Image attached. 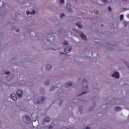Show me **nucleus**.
Wrapping results in <instances>:
<instances>
[{"instance_id": "obj_8", "label": "nucleus", "mask_w": 129, "mask_h": 129, "mask_svg": "<svg viewBox=\"0 0 129 129\" xmlns=\"http://www.w3.org/2000/svg\"><path fill=\"white\" fill-rule=\"evenodd\" d=\"M5 74H7V75H9V77L7 78V80H11L12 79V75H11V72L9 71H5L4 72Z\"/></svg>"}, {"instance_id": "obj_44", "label": "nucleus", "mask_w": 129, "mask_h": 129, "mask_svg": "<svg viewBox=\"0 0 129 129\" xmlns=\"http://www.w3.org/2000/svg\"><path fill=\"white\" fill-rule=\"evenodd\" d=\"M104 110H106V109H104Z\"/></svg>"}, {"instance_id": "obj_10", "label": "nucleus", "mask_w": 129, "mask_h": 129, "mask_svg": "<svg viewBox=\"0 0 129 129\" xmlns=\"http://www.w3.org/2000/svg\"><path fill=\"white\" fill-rule=\"evenodd\" d=\"M78 111L80 112L81 114H83V113H84V109L83 108V106H80L78 108Z\"/></svg>"}, {"instance_id": "obj_25", "label": "nucleus", "mask_w": 129, "mask_h": 129, "mask_svg": "<svg viewBox=\"0 0 129 129\" xmlns=\"http://www.w3.org/2000/svg\"><path fill=\"white\" fill-rule=\"evenodd\" d=\"M67 10L68 11H69V13H72V9L71 8L67 7Z\"/></svg>"}, {"instance_id": "obj_41", "label": "nucleus", "mask_w": 129, "mask_h": 129, "mask_svg": "<svg viewBox=\"0 0 129 129\" xmlns=\"http://www.w3.org/2000/svg\"><path fill=\"white\" fill-rule=\"evenodd\" d=\"M107 48H108H108H110V47H109V46H108V47H107Z\"/></svg>"}, {"instance_id": "obj_12", "label": "nucleus", "mask_w": 129, "mask_h": 129, "mask_svg": "<svg viewBox=\"0 0 129 129\" xmlns=\"http://www.w3.org/2000/svg\"><path fill=\"white\" fill-rule=\"evenodd\" d=\"M36 14V11L35 10H33L32 12L30 11H26V15L29 16V15H35Z\"/></svg>"}, {"instance_id": "obj_32", "label": "nucleus", "mask_w": 129, "mask_h": 129, "mask_svg": "<svg viewBox=\"0 0 129 129\" xmlns=\"http://www.w3.org/2000/svg\"><path fill=\"white\" fill-rule=\"evenodd\" d=\"M48 128H49V129H52V128H53V126H52V125H49V126H48Z\"/></svg>"}, {"instance_id": "obj_26", "label": "nucleus", "mask_w": 129, "mask_h": 129, "mask_svg": "<svg viewBox=\"0 0 129 129\" xmlns=\"http://www.w3.org/2000/svg\"><path fill=\"white\" fill-rule=\"evenodd\" d=\"M100 46L102 48H105V49H106V48H107L106 46H105L104 45H103V44H102V43H100Z\"/></svg>"}, {"instance_id": "obj_39", "label": "nucleus", "mask_w": 129, "mask_h": 129, "mask_svg": "<svg viewBox=\"0 0 129 129\" xmlns=\"http://www.w3.org/2000/svg\"><path fill=\"white\" fill-rule=\"evenodd\" d=\"M123 2H126L127 0H122Z\"/></svg>"}, {"instance_id": "obj_29", "label": "nucleus", "mask_w": 129, "mask_h": 129, "mask_svg": "<svg viewBox=\"0 0 129 129\" xmlns=\"http://www.w3.org/2000/svg\"><path fill=\"white\" fill-rule=\"evenodd\" d=\"M124 64L126 65V66L129 68V65H128V62H127V61H125L124 62Z\"/></svg>"}, {"instance_id": "obj_43", "label": "nucleus", "mask_w": 129, "mask_h": 129, "mask_svg": "<svg viewBox=\"0 0 129 129\" xmlns=\"http://www.w3.org/2000/svg\"><path fill=\"white\" fill-rule=\"evenodd\" d=\"M68 5H69V4H68H68H67V6Z\"/></svg>"}, {"instance_id": "obj_3", "label": "nucleus", "mask_w": 129, "mask_h": 129, "mask_svg": "<svg viewBox=\"0 0 129 129\" xmlns=\"http://www.w3.org/2000/svg\"><path fill=\"white\" fill-rule=\"evenodd\" d=\"M45 100H46V98L44 96H41L36 99L34 101V104H41V103L45 102Z\"/></svg>"}, {"instance_id": "obj_14", "label": "nucleus", "mask_w": 129, "mask_h": 129, "mask_svg": "<svg viewBox=\"0 0 129 129\" xmlns=\"http://www.w3.org/2000/svg\"><path fill=\"white\" fill-rule=\"evenodd\" d=\"M44 122H50L51 121V119H50V117H45L43 119Z\"/></svg>"}, {"instance_id": "obj_19", "label": "nucleus", "mask_w": 129, "mask_h": 129, "mask_svg": "<svg viewBox=\"0 0 129 129\" xmlns=\"http://www.w3.org/2000/svg\"><path fill=\"white\" fill-rule=\"evenodd\" d=\"M44 85H45V86H48V85H50V80H46L44 82Z\"/></svg>"}, {"instance_id": "obj_27", "label": "nucleus", "mask_w": 129, "mask_h": 129, "mask_svg": "<svg viewBox=\"0 0 129 129\" xmlns=\"http://www.w3.org/2000/svg\"><path fill=\"white\" fill-rule=\"evenodd\" d=\"M123 20V15H121L120 16V20L122 21Z\"/></svg>"}, {"instance_id": "obj_33", "label": "nucleus", "mask_w": 129, "mask_h": 129, "mask_svg": "<svg viewBox=\"0 0 129 129\" xmlns=\"http://www.w3.org/2000/svg\"><path fill=\"white\" fill-rule=\"evenodd\" d=\"M108 9L109 12H111V8H110V7L109 6L108 7Z\"/></svg>"}, {"instance_id": "obj_1", "label": "nucleus", "mask_w": 129, "mask_h": 129, "mask_svg": "<svg viewBox=\"0 0 129 129\" xmlns=\"http://www.w3.org/2000/svg\"><path fill=\"white\" fill-rule=\"evenodd\" d=\"M82 92L81 94H79L77 95V97L81 96L82 94H86L88 92V83H87V80L83 79L82 81Z\"/></svg>"}, {"instance_id": "obj_42", "label": "nucleus", "mask_w": 129, "mask_h": 129, "mask_svg": "<svg viewBox=\"0 0 129 129\" xmlns=\"http://www.w3.org/2000/svg\"><path fill=\"white\" fill-rule=\"evenodd\" d=\"M66 55H67V56H69V55H68V54H66Z\"/></svg>"}, {"instance_id": "obj_17", "label": "nucleus", "mask_w": 129, "mask_h": 129, "mask_svg": "<svg viewBox=\"0 0 129 129\" xmlns=\"http://www.w3.org/2000/svg\"><path fill=\"white\" fill-rule=\"evenodd\" d=\"M78 103H79V104H81V105H82V104H84V103H86V101L79 100Z\"/></svg>"}, {"instance_id": "obj_37", "label": "nucleus", "mask_w": 129, "mask_h": 129, "mask_svg": "<svg viewBox=\"0 0 129 129\" xmlns=\"http://www.w3.org/2000/svg\"><path fill=\"white\" fill-rule=\"evenodd\" d=\"M16 32H20V29H17V30H16Z\"/></svg>"}, {"instance_id": "obj_7", "label": "nucleus", "mask_w": 129, "mask_h": 129, "mask_svg": "<svg viewBox=\"0 0 129 129\" xmlns=\"http://www.w3.org/2000/svg\"><path fill=\"white\" fill-rule=\"evenodd\" d=\"M65 32H66V30H65V29H64L62 27H60L57 30V33L59 34H64Z\"/></svg>"}, {"instance_id": "obj_24", "label": "nucleus", "mask_w": 129, "mask_h": 129, "mask_svg": "<svg viewBox=\"0 0 129 129\" xmlns=\"http://www.w3.org/2000/svg\"><path fill=\"white\" fill-rule=\"evenodd\" d=\"M62 44H63L64 46H67V45H69V43H68V41H64L62 43Z\"/></svg>"}, {"instance_id": "obj_38", "label": "nucleus", "mask_w": 129, "mask_h": 129, "mask_svg": "<svg viewBox=\"0 0 129 129\" xmlns=\"http://www.w3.org/2000/svg\"><path fill=\"white\" fill-rule=\"evenodd\" d=\"M73 1H74L75 3H77V0H73Z\"/></svg>"}, {"instance_id": "obj_2", "label": "nucleus", "mask_w": 129, "mask_h": 129, "mask_svg": "<svg viewBox=\"0 0 129 129\" xmlns=\"http://www.w3.org/2000/svg\"><path fill=\"white\" fill-rule=\"evenodd\" d=\"M56 95L58 97L57 104L59 106H61V105H62V103H63V101H64V95H63V92H62V90H59L56 93Z\"/></svg>"}, {"instance_id": "obj_23", "label": "nucleus", "mask_w": 129, "mask_h": 129, "mask_svg": "<svg viewBox=\"0 0 129 129\" xmlns=\"http://www.w3.org/2000/svg\"><path fill=\"white\" fill-rule=\"evenodd\" d=\"M56 88H57V87H56L55 86L51 87L50 88V89H49V92H52V91L55 90V89H56Z\"/></svg>"}, {"instance_id": "obj_9", "label": "nucleus", "mask_w": 129, "mask_h": 129, "mask_svg": "<svg viewBox=\"0 0 129 129\" xmlns=\"http://www.w3.org/2000/svg\"><path fill=\"white\" fill-rule=\"evenodd\" d=\"M112 0H101V2L103 5H107L110 3H111Z\"/></svg>"}, {"instance_id": "obj_5", "label": "nucleus", "mask_w": 129, "mask_h": 129, "mask_svg": "<svg viewBox=\"0 0 129 129\" xmlns=\"http://www.w3.org/2000/svg\"><path fill=\"white\" fill-rule=\"evenodd\" d=\"M71 50H72V46H67L64 49V51L66 53H70L71 52Z\"/></svg>"}, {"instance_id": "obj_34", "label": "nucleus", "mask_w": 129, "mask_h": 129, "mask_svg": "<svg viewBox=\"0 0 129 129\" xmlns=\"http://www.w3.org/2000/svg\"><path fill=\"white\" fill-rule=\"evenodd\" d=\"M89 111H91V110H93V107L91 108V109H89Z\"/></svg>"}, {"instance_id": "obj_6", "label": "nucleus", "mask_w": 129, "mask_h": 129, "mask_svg": "<svg viewBox=\"0 0 129 129\" xmlns=\"http://www.w3.org/2000/svg\"><path fill=\"white\" fill-rule=\"evenodd\" d=\"M112 77L113 78H116V79H118L119 78V73L118 72H115L113 73L111 75Z\"/></svg>"}, {"instance_id": "obj_22", "label": "nucleus", "mask_w": 129, "mask_h": 129, "mask_svg": "<svg viewBox=\"0 0 129 129\" xmlns=\"http://www.w3.org/2000/svg\"><path fill=\"white\" fill-rule=\"evenodd\" d=\"M52 68V65L51 64H47L46 66V69H47V70H51V69Z\"/></svg>"}, {"instance_id": "obj_28", "label": "nucleus", "mask_w": 129, "mask_h": 129, "mask_svg": "<svg viewBox=\"0 0 129 129\" xmlns=\"http://www.w3.org/2000/svg\"><path fill=\"white\" fill-rule=\"evenodd\" d=\"M65 17V15L62 13L60 16V19H63V18H64Z\"/></svg>"}, {"instance_id": "obj_18", "label": "nucleus", "mask_w": 129, "mask_h": 129, "mask_svg": "<svg viewBox=\"0 0 129 129\" xmlns=\"http://www.w3.org/2000/svg\"><path fill=\"white\" fill-rule=\"evenodd\" d=\"M122 108L120 107L116 106L114 108V110L115 111H120L121 110Z\"/></svg>"}, {"instance_id": "obj_11", "label": "nucleus", "mask_w": 129, "mask_h": 129, "mask_svg": "<svg viewBox=\"0 0 129 129\" xmlns=\"http://www.w3.org/2000/svg\"><path fill=\"white\" fill-rule=\"evenodd\" d=\"M17 95L19 96V97H22V96H23V91L21 90L17 91Z\"/></svg>"}, {"instance_id": "obj_16", "label": "nucleus", "mask_w": 129, "mask_h": 129, "mask_svg": "<svg viewBox=\"0 0 129 129\" xmlns=\"http://www.w3.org/2000/svg\"><path fill=\"white\" fill-rule=\"evenodd\" d=\"M11 98L14 101L17 100V95H16V94L13 93L11 94Z\"/></svg>"}, {"instance_id": "obj_31", "label": "nucleus", "mask_w": 129, "mask_h": 129, "mask_svg": "<svg viewBox=\"0 0 129 129\" xmlns=\"http://www.w3.org/2000/svg\"><path fill=\"white\" fill-rule=\"evenodd\" d=\"M129 10V9L123 8V9H122V11H123V12H124V11H127V10Z\"/></svg>"}, {"instance_id": "obj_4", "label": "nucleus", "mask_w": 129, "mask_h": 129, "mask_svg": "<svg viewBox=\"0 0 129 129\" xmlns=\"http://www.w3.org/2000/svg\"><path fill=\"white\" fill-rule=\"evenodd\" d=\"M23 119L26 123H30V122H31V118L28 115L23 117Z\"/></svg>"}, {"instance_id": "obj_36", "label": "nucleus", "mask_w": 129, "mask_h": 129, "mask_svg": "<svg viewBox=\"0 0 129 129\" xmlns=\"http://www.w3.org/2000/svg\"><path fill=\"white\" fill-rule=\"evenodd\" d=\"M85 129H90V127H86Z\"/></svg>"}, {"instance_id": "obj_35", "label": "nucleus", "mask_w": 129, "mask_h": 129, "mask_svg": "<svg viewBox=\"0 0 129 129\" xmlns=\"http://www.w3.org/2000/svg\"><path fill=\"white\" fill-rule=\"evenodd\" d=\"M59 54H60V55H62L63 54H65V53L64 52H59Z\"/></svg>"}, {"instance_id": "obj_20", "label": "nucleus", "mask_w": 129, "mask_h": 129, "mask_svg": "<svg viewBox=\"0 0 129 129\" xmlns=\"http://www.w3.org/2000/svg\"><path fill=\"white\" fill-rule=\"evenodd\" d=\"M127 25H129V22L124 20L123 21V26L125 27H126Z\"/></svg>"}, {"instance_id": "obj_13", "label": "nucleus", "mask_w": 129, "mask_h": 129, "mask_svg": "<svg viewBox=\"0 0 129 129\" xmlns=\"http://www.w3.org/2000/svg\"><path fill=\"white\" fill-rule=\"evenodd\" d=\"M71 86H72V83L71 82H69L65 85L66 88H69V87H71Z\"/></svg>"}, {"instance_id": "obj_21", "label": "nucleus", "mask_w": 129, "mask_h": 129, "mask_svg": "<svg viewBox=\"0 0 129 129\" xmlns=\"http://www.w3.org/2000/svg\"><path fill=\"white\" fill-rule=\"evenodd\" d=\"M76 25L80 29H81V28H82V24H81L80 22L76 23Z\"/></svg>"}, {"instance_id": "obj_40", "label": "nucleus", "mask_w": 129, "mask_h": 129, "mask_svg": "<svg viewBox=\"0 0 129 129\" xmlns=\"http://www.w3.org/2000/svg\"><path fill=\"white\" fill-rule=\"evenodd\" d=\"M127 18H129V14L127 15Z\"/></svg>"}, {"instance_id": "obj_30", "label": "nucleus", "mask_w": 129, "mask_h": 129, "mask_svg": "<svg viewBox=\"0 0 129 129\" xmlns=\"http://www.w3.org/2000/svg\"><path fill=\"white\" fill-rule=\"evenodd\" d=\"M64 3H65V1L64 0H59L60 4H64Z\"/></svg>"}, {"instance_id": "obj_15", "label": "nucleus", "mask_w": 129, "mask_h": 129, "mask_svg": "<svg viewBox=\"0 0 129 129\" xmlns=\"http://www.w3.org/2000/svg\"><path fill=\"white\" fill-rule=\"evenodd\" d=\"M80 37L82 38V40H84V41H87V38L86 37V36L84 35V34L82 33L80 34Z\"/></svg>"}]
</instances>
